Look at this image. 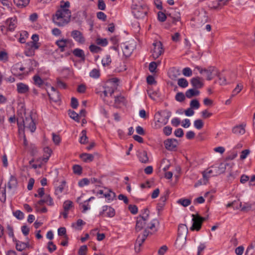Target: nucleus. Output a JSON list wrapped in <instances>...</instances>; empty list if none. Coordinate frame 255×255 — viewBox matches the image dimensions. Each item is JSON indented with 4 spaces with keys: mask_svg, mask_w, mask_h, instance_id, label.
Returning <instances> with one entry per match:
<instances>
[{
    "mask_svg": "<svg viewBox=\"0 0 255 255\" xmlns=\"http://www.w3.org/2000/svg\"><path fill=\"white\" fill-rule=\"evenodd\" d=\"M69 7V1L64 2V4H61L60 8L53 15L52 20L55 24L59 26H63L70 21L71 12L68 9Z\"/></svg>",
    "mask_w": 255,
    "mask_h": 255,
    "instance_id": "f257e3e1",
    "label": "nucleus"
},
{
    "mask_svg": "<svg viewBox=\"0 0 255 255\" xmlns=\"http://www.w3.org/2000/svg\"><path fill=\"white\" fill-rule=\"evenodd\" d=\"M171 116V112L167 110L157 112L155 115L154 128L158 129L167 124Z\"/></svg>",
    "mask_w": 255,
    "mask_h": 255,
    "instance_id": "f03ea898",
    "label": "nucleus"
},
{
    "mask_svg": "<svg viewBox=\"0 0 255 255\" xmlns=\"http://www.w3.org/2000/svg\"><path fill=\"white\" fill-rule=\"evenodd\" d=\"M132 12L136 18H144L148 11L147 5L142 1H139L132 5Z\"/></svg>",
    "mask_w": 255,
    "mask_h": 255,
    "instance_id": "7ed1b4c3",
    "label": "nucleus"
},
{
    "mask_svg": "<svg viewBox=\"0 0 255 255\" xmlns=\"http://www.w3.org/2000/svg\"><path fill=\"white\" fill-rule=\"evenodd\" d=\"M119 82V79L117 78H113L105 85L104 91H103L105 97H107L108 95H112L117 88Z\"/></svg>",
    "mask_w": 255,
    "mask_h": 255,
    "instance_id": "20e7f679",
    "label": "nucleus"
},
{
    "mask_svg": "<svg viewBox=\"0 0 255 255\" xmlns=\"http://www.w3.org/2000/svg\"><path fill=\"white\" fill-rule=\"evenodd\" d=\"M149 211L147 209H145L142 215L138 216L137 218L136 223L135 226V230L137 232L140 231L144 228H146V222L148 219Z\"/></svg>",
    "mask_w": 255,
    "mask_h": 255,
    "instance_id": "39448f33",
    "label": "nucleus"
},
{
    "mask_svg": "<svg viewBox=\"0 0 255 255\" xmlns=\"http://www.w3.org/2000/svg\"><path fill=\"white\" fill-rule=\"evenodd\" d=\"M200 74H202L205 73L206 76V79L207 80H211L214 76L217 75V70L214 66H209L207 68H203L199 66H196L195 67Z\"/></svg>",
    "mask_w": 255,
    "mask_h": 255,
    "instance_id": "423d86ee",
    "label": "nucleus"
},
{
    "mask_svg": "<svg viewBox=\"0 0 255 255\" xmlns=\"http://www.w3.org/2000/svg\"><path fill=\"white\" fill-rule=\"evenodd\" d=\"M164 52L162 43L159 41H155L152 44L151 50V56L154 59L158 58Z\"/></svg>",
    "mask_w": 255,
    "mask_h": 255,
    "instance_id": "0eeeda50",
    "label": "nucleus"
},
{
    "mask_svg": "<svg viewBox=\"0 0 255 255\" xmlns=\"http://www.w3.org/2000/svg\"><path fill=\"white\" fill-rule=\"evenodd\" d=\"M23 127L25 130L34 132L36 129V125L31 115H25L23 119Z\"/></svg>",
    "mask_w": 255,
    "mask_h": 255,
    "instance_id": "6e6552de",
    "label": "nucleus"
},
{
    "mask_svg": "<svg viewBox=\"0 0 255 255\" xmlns=\"http://www.w3.org/2000/svg\"><path fill=\"white\" fill-rule=\"evenodd\" d=\"M193 219V225L191 227L190 229L192 231L196 230L199 231L201 227L202 223L205 220V218L199 216L197 215H192Z\"/></svg>",
    "mask_w": 255,
    "mask_h": 255,
    "instance_id": "1a4fd4ad",
    "label": "nucleus"
},
{
    "mask_svg": "<svg viewBox=\"0 0 255 255\" xmlns=\"http://www.w3.org/2000/svg\"><path fill=\"white\" fill-rule=\"evenodd\" d=\"M194 19L196 21L197 25L201 26L208 21V16L205 11H202Z\"/></svg>",
    "mask_w": 255,
    "mask_h": 255,
    "instance_id": "9d476101",
    "label": "nucleus"
},
{
    "mask_svg": "<svg viewBox=\"0 0 255 255\" xmlns=\"http://www.w3.org/2000/svg\"><path fill=\"white\" fill-rule=\"evenodd\" d=\"M148 235V232L146 230H144L142 235L138 236L135 245V250L136 252L140 251V247L142 246V244L145 241Z\"/></svg>",
    "mask_w": 255,
    "mask_h": 255,
    "instance_id": "9b49d317",
    "label": "nucleus"
},
{
    "mask_svg": "<svg viewBox=\"0 0 255 255\" xmlns=\"http://www.w3.org/2000/svg\"><path fill=\"white\" fill-rule=\"evenodd\" d=\"M71 36L77 42L80 44H84L85 41V39L82 34L80 31L77 30H73L71 33Z\"/></svg>",
    "mask_w": 255,
    "mask_h": 255,
    "instance_id": "f8f14e48",
    "label": "nucleus"
},
{
    "mask_svg": "<svg viewBox=\"0 0 255 255\" xmlns=\"http://www.w3.org/2000/svg\"><path fill=\"white\" fill-rule=\"evenodd\" d=\"M55 43L60 48V51L64 52L65 51V48L67 47L68 44H72L73 42L71 39L62 38L57 40Z\"/></svg>",
    "mask_w": 255,
    "mask_h": 255,
    "instance_id": "ddd939ff",
    "label": "nucleus"
},
{
    "mask_svg": "<svg viewBox=\"0 0 255 255\" xmlns=\"http://www.w3.org/2000/svg\"><path fill=\"white\" fill-rule=\"evenodd\" d=\"M229 165H230L231 167L232 166V165H230V164L229 163H224L215 164L214 165H213V168L215 169V171H216L215 172L216 175H218L225 172L227 166Z\"/></svg>",
    "mask_w": 255,
    "mask_h": 255,
    "instance_id": "4468645a",
    "label": "nucleus"
},
{
    "mask_svg": "<svg viewBox=\"0 0 255 255\" xmlns=\"http://www.w3.org/2000/svg\"><path fill=\"white\" fill-rule=\"evenodd\" d=\"M115 215V210L110 206H104L103 210L100 213V215L104 217H113Z\"/></svg>",
    "mask_w": 255,
    "mask_h": 255,
    "instance_id": "2eb2a0df",
    "label": "nucleus"
},
{
    "mask_svg": "<svg viewBox=\"0 0 255 255\" xmlns=\"http://www.w3.org/2000/svg\"><path fill=\"white\" fill-rule=\"evenodd\" d=\"M165 147L168 150H173L177 145V141L175 139H167L164 141Z\"/></svg>",
    "mask_w": 255,
    "mask_h": 255,
    "instance_id": "dca6fc26",
    "label": "nucleus"
},
{
    "mask_svg": "<svg viewBox=\"0 0 255 255\" xmlns=\"http://www.w3.org/2000/svg\"><path fill=\"white\" fill-rule=\"evenodd\" d=\"M16 90L19 94H25L29 92V88L27 85L19 82L16 84Z\"/></svg>",
    "mask_w": 255,
    "mask_h": 255,
    "instance_id": "f3484780",
    "label": "nucleus"
},
{
    "mask_svg": "<svg viewBox=\"0 0 255 255\" xmlns=\"http://www.w3.org/2000/svg\"><path fill=\"white\" fill-rule=\"evenodd\" d=\"M25 68L22 66L21 63H18L14 65L11 68V72L14 75L18 76L21 75Z\"/></svg>",
    "mask_w": 255,
    "mask_h": 255,
    "instance_id": "a211bd4d",
    "label": "nucleus"
},
{
    "mask_svg": "<svg viewBox=\"0 0 255 255\" xmlns=\"http://www.w3.org/2000/svg\"><path fill=\"white\" fill-rule=\"evenodd\" d=\"M123 54L126 57H128L130 56L133 51V47L130 44L127 43L123 44L122 46Z\"/></svg>",
    "mask_w": 255,
    "mask_h": 255,
    "instance_id": "6ab92c4d",
    "label": "nucleus"
},
{
    "mask_svg": "<svg viewBox=\"0 0 255 255\" xmlns=\"http://www.w3.org/2000/svg\"><path fill=\"white\" fill-rule=\"evenodd\" d=\"M216 171H215L213 166H211L210 168L203 172L202 174L204 179L208 180L210 177L216 176L215 174Z\"/></svg>",
    "mask_w": 255,
    "mask_h": 255,
    "instance_id": "aec40b11",
    "label": "nucleus"
},
{
    "mask_svg": "<svg viewBox=\"0 0 255 255\" xmlns=\"http://www.w3.org/2000/svg\"><path fill=\"white\" fill-rule=\"evenodd\" d=\"M6 25L7 26V29L10 31L14 30L16 26V18L15 17L8 18L6 21Z\"/></svg>",
    "mask_w": 255,
    "mask_h": 255,
    "instance_id": "412c9836",
    "label": "nucleus"
},
{
    "mask_svg": "<svg viewBox=\"0 0 255 255\" xmlns=\"http://www.w3.org/2000/svg\"><path fill=\"white\" fill-rule=\"evenodd\" d=\"M186 241V237L178 236L175 246L178 250H181L185 246Z\"/></svg>",
    "mask_w": 255,
    "mask_h": 255,
    "instance_id": "4be33fe9",
    "label": "nucleus"
},
{
    "mask_svg": "<svg viewBox=\"0 0 255 255\" xmlns=\"http://www.w3.org/2000/svg\"><path fill=\"white\" fill-rule=\"evenodd\" d=\"M191 83L193 87L196 89L201 88L203 86V83L201 81V78L199 77L193 78L191 80Z\"/></svg>",
    "mask_w": 255,
    "mask_h": 255,
    "instance_id": "5701e85b",
    "label": "nucleus"
},
{
    "mask_svg": "<svg viewBox=\"0 0 255 255\" xmlns=\"http://www.w3.org/2000/svg\"><path fill=\"white\" fill-rule=\"evenodd\" d=\"M245 125H241L235 126L232 129V132L237 135L244 134L245 132Z\"/></svg>",
    "mask_w": 255,
    "mask_h": 255,
    "instance_id": "b1692460",
    "label": "nucleus"
},
{
    "mask_svg": "<svg viewBox=\"0 0 255 255\" xmlns=\"http://www.w3.org/2000/svg\"><path fill=\"white\" fill-rule=\"evenodd\" d=\"M240 207L241 208L242 211H249L252 209H255V203H245L242 204L241 202L239 204Z\"/></svg>",
    "mask_w": 255,
    "mask_h": 255,
    "instance_id": "393cba45",
    "label": "nucleus"
},
{
    "mask_svg": "<svg viewBox=\"0 0 255 255\" xmlns=\"http://www.w3.org/2000/svg\"><path fill=\"white\" fill-rule=\"evenodd\" d=\"M138 159L140 162L146 163L148 162V157L146 151L145 150H141L138 152L137 154Z\"/></svg>",
    "mask_w": 255,
    "mask_h": 255,
    "instance_id": "a878e982",
    "label": "nucleus"
},
{
    "mask_svg": "<svg viewBox=\"0 0 255 255\" xmlns=\"http://www.w3.org/2000/svg\"><path fill=\"white\" fill-rule=\"evenodd\" d=\"M178 236L186 237L188 233V228L186 225L180 224L178 226Z\"/></svg>",
    "mask_w": 255,
    "mask_h": 255,
    "instance_id": "bb28decb",
    "label": "nucleus"
},
{
    "mask_svg": "<svg viewBox=\"0 0 255 255\" xmlns=\"http://www.w3.org/2000/svg\"><path fill=\"white\" fill-rule=\"evenodd\" d=\"M73 54L77 57L81 58L84 60L85 59V55L83 50L79 48H76L73 50Z\"/></svg>",
    "mask_w": 255,
    "mask_h": 255,
    "instance_id": "cd10ccee",
    "label": "nucleus"
},
{
    "mask_svg": "<svg viewBox=\"0 0 255 255\" xmlns=\"http://www.w3.org/2000/svg\"><path fill=\"white\" fill-rule=\"evenodd\" d=\"M200 93L199 91L195 89H190L188 90L185 93V96L188 98H191L194 96L199 95Z\"/></svg>",
    "mask_w": 255,
    "mask_h": 255,
    "instance_id": "c85d7f7f",
    "label": "nucleus"
},
{
    "mask_svg": "<svg viewBox=\"0 0 255 255\" xmlns=\"http://www.w3.org/2000/svg\"><path fill=\"white\" fill-rule=\"evenodd\" d=\"M112 63V58L110 54H106L102 60V64L104 67H109Z\"/></svg>",
    "mask_w": 255,
    "mask_h": 255,
    "instance_id": "c756f323",
    "label": "nucleus"
},
{
    "mask_svg": "<svg viewBox=\"0 0 255 255\" xmlns=\"http://www.w3.org/2000/svg\"><path fill=\"white\" fill-rule=\"evenodd\" d=\"M48 96L50 100L54 102H58L60 101V94L58 92H54L53 93H49Z\"/></svg>",
    "mask_w": 255,
    "mask_h": 255,
    "instance_id": "7c9ffc66",
    "label": "nucleus"
},
{
    "mask_svg": "<svg viewBox=\"0 0 255 255\" xmlns=\"http://www.w3.org/2000/svg\"><path fill=\"white\" fill-rule=\"evenodd\" d=\"M13 2L17 6L22 8L28 4L29 0H13Z\"/></svg>",
    "mask_w": 255,
    "mask_h": 255,
    "instance_id": "2f4dec72",
    "label": "nucleus"
},
{
    "mask_svg": "<svg viewBox=\"0 0 255 255\" xmlns=\"http://www.w3.org/2000/svg\"><path fill=\"white\" fill-rule=\"evenodd\" d=\"M28 243H23L19 241L16 242V249L18 251H22L26 248H28Z\"/></svg>",
    "mask_w": 255,
    "mask_h": 255,
    "instance_id": "473e14b6",
    "label": "nucleus"
},
{
    "mask_svg": "<svg viewBox=\"0 0 255 255\" xmlns=\"http://www.w3.org/2000/svg\"><path fill=\"white\" fill-rule=\"evenodd\" d=\"M80 158L85 162H90L93 160L94 156L90 153H82L80 155Z\"/></svg>",
    "mask_w": 255,
    "mask_h": 255,
    "instance_id": "72a5a7b5",
    "label": "nucleus"
},
{
    "mask_svg": "<svg viewBox=\"0 0 255 255\" xmlns=\"http://www.w3.org/2000/svg\"><path fill=\"white\" fill-rule=\"evenodd\" d=\"M104 197L109 201L113 200L116 197V194L110 190L106 189L104 193Z\"/></svg>",
    "mask_w": 255,
    "mask_h": 255,
    "instance_id": "f704fd0d",
    "label": "nucleus"
},
{
    "mask_svg": "<svg viewBox=\"0 0 255 255\" xmlns=\"http://www.w3.org/2000/svg\"><path fill=\"white\" fill-rule=\"evenodd\" d=\"M85 224V223L81 219H78L76 223H73L72 227L77 230H81V226Z\"/></svg>",
    "mask_w": 255,
    "mask_h": 255,
    "instance_id": "c9c22d12",
    "label": "nucleus"
},
{
    "mask_svg": "<svg viewBox=\"0 0 255 255\" xmlns=\"http://www.w3.org/2000/svg\"><path fill=\"white\" fill-rule=\"evenodd\" d=\"M88 137L86 135V131L83 130L81 133L79 142L81 144H86L88 142Z\"/></svg>",
    "mask_w": 255,
    "mask_h": 255,
    "instance_id": "e433bc0d",
    "label": "nucleus"
},
{
    "mask_svg": "<svg viewBox=\"0 0 255 255\" xmlns=\"http://www.w3.org/2000/svg\"><path fill=\"white\" fill-rule=\"evenodd\" d=\"M73 206V202L70 200L65 201L63 205V208L65 211H69L71 208Z\"/></svg>",
    "mask_w": 255,
    "mask_h": 255,
    "instance_id": "4c0bfd02",
    "label": "nucleus"
},
{
    "mask_svg": "<svg viewBox=\"0 0 255 255\" xmlns=\"http://www.w3.org/2000/svg\"><path fill=\"white\" fill-rule=\"evenodd\" d=\"M177 203L180 205H181L183 207H187L190 205L191 201L188 199L181 198L177 200Z\"/></svg>",
    "mask_w": 255,
    "mask_h": 255,
    "instance_id": "58836bf2",
    "label": "nucleus"
},
{
    "mask_svg": "<svg viewBox=\"0 0 255 255\" xmlns=\"http://www.w3.org/2000/svg\"><path fill=\"white\" fill-rule=\"evenodd\" d=\"M96 43L98 45L105 47L108 45V41L106 38H101L98 37L96 39Z\"/></svg>",
    "mask_w": 255,
    "mask_h": 255,
    "instance_id": "ea45409f",
    "label": "nucleus"
},
{
    "mask_svg": "<svg viewBox=\"0 0 255 255\" xmlns=\"http://www.w3.org/2000/svg\"><path fill=\"white\" fill-rule=\"evenodd\" d=\"M68 114L71 118L75 121L79 122L80 121V116L77 114L75 111L69 110Z\"/></svg>",
    "mask_w": 255,
    "mask_h": 255,
    "instance_id": "a19ab883",
    "label": "nucleus"
},
{
    "mask_svg": "<svg viewBox=\"0 0 255 255\" xmlns=\"http://www.w3.org/2000/svg\"><path fill=\"white\" fill-rule=\"evenodd\" d=\"M33 79L34 84L38 86V87H40L43 84V81L38 75H35L33 77Z\"/></svg>",
    "mask_w": 255,
    "mask_h": 255,
    "instance_id": "79ce46f5",
    "label": "nucleus"
},
{
    "mask_svg": "<svg viewBox=\"0 0 255 255\" xmlns=\"http://www.w3.org/2000/svg\"><path fill=\"white\" fill-rule=\"evenodd\" d=\"M178 85L182 88H186L188 85V82L186 79L184 78H180L178 80Z\"/></svg>",
    "mask_w": 255,
    "mask_h": 255,
    "instance_id": "37998d69",
    "label": "nucleus"
},
{
    "mask_svg": "<svg viewBox=\"0 0 255 255\" xmlns=\"http://www.w3.org/2000/svg\"><path fill=\"white\" fill-rule=\"evenodd\" d=\"M243 85L241 84H238L236 87L233 90L232 94L231 95V97H233L236 95H237L239 93L241 92V91L243 89Z\"/></svg>",
    "mask_w": 255,
    "mask_h": 255,
    "instance_id": "c03bdc74",
    "label": "nucleus"
},
{
    "mask_svg": "<svg viewBox=\"0 0 255 255\" xmlns=\"http://www.w3.org/2000/svg\"><path fill=\"white\" fill-rule=\"evenodd\" d=\"M17 181L14 177H11L7 183V187L9 189H12L16 186Z\"/></svg>",
    "mask_w": 255,
    "mask_h": 255,
    "instance_id": "a18cd8bd",
    "label": "nucleus"
},
{
    "mask_svg": "<svg viewBox=\"0 0 255 255\" xmlns=\"http://www.w3.org/2000/svg\"><path fill=\"white\" fill-rule=\"evenodd\" d=\"M0 200L2 202H4L6 200L5 187L0 188Z\"/></svg>",
    "mask_w": 255,
    "mask_h": 255,
    "instance_id": "49530a36",
    "label": "nucleus"
},
{
    "mask_svg": "<svg viewBox=\"0 0 255 255\" xmlns=\"http://www.w3.org/2000/svg\"><path fill=\"white\" fill-rule=\"evenodd\" d=\"M166 197L165 196L160 197V201L161 202L159 203L157 206V209L159 211L162 210L163 207L164 205V202L166 201Z\"/></svg>",
    "mask_w": 255,
    "mask_h": 255,
    "instance_id": "de8ad7c7",
    "label": "nucleus"
},
{
    "mask_svg": "<svg viewBox=\"0 0 255 255\" xmlns=\"http://www.w3.org/2000/svg\"><path fill=\"white\" fill-rule=\"evenodd\" d=\"M155 220H153L151 223L147 225L146 228L145 229V230H146L147 232H148L147 230L148 229H150L153 232L156 231L157 230L155 228Z\"/></svg>",
    "mask_w": 255,
    "mask_h": 255,
    "instance_id": "09e8293b",
    "label": "nucleus"
},
{
    "mask_svg": "<svg viewBox=\"0 0 255 255\" xmlns=\"http://www.w3.org/2000/svg\"><path fill=\"white\" fill-rule=\"evenodd\" d=\"M89 49L91 52L99 53L102 51V48L96 45L91 44L89 46Z\"/></svg>",
    "mask_w": 255,
    "mask_h": 255,
    "instance_id": "8fccbe9b",
    "label": "nucleus"
},
{
    "mask_svg": "<svg viewBox=\"0 0 255 255\" xmlns=\"http://www.w3.org/2000/svg\"><path fill=\"white\" fill-rule=\"evenodd\" d=\"M229 0H218L217 5L213 6V8L214 9H217L219 7H221L227 4Z\"/></svg>",
    "mask_w": 255,
    "mask_h": 255,
    "instance_id": "3c124183",
    "label": "nucleus"
},
{
    "mask_svg": "<svg viewBox=\"0 0 255 255\" xmlns=\"http://www.w3.org/2000/svg\"><path fill=\"white\" fill-rule=\"evenodd\" d=\"M160 64V62L157 63L155 62H151L149 65V70L150 72L153 73L155 72V70L157 67V65Z\"/></svg>",
    "mask_w": 255,
    "mask_h": 255,
    "instance_id": "603ef678",
    "label": "nucleus"
},
{
    "mask_svg": "<svg viewBox=\"0 0 255 255\" xmlns=\"http://www.w3.org/2000/svg\"><path fill=\"white\" fill-rule=\"evenodd\" d=\"M194 126L197 129H200L203 128L204 123L201 120L199 119L194 121Z\"/></svg>",
    "mask_w": 255,
    "mask_h": 255,
    "instance_id": "864d4df0",
    "label": "nucleus"
},
{
    "mask_svg": "<svg viewBox=\"0 0 255 255\" xmlns=\"http://www.w3.org/2000/svg\"><path fill=\"white\" fill-rule=\"evenodd\" d=\"M216 75L218 77L219 79V84L221 85H224L227 84V80L225 76L219 74L218 72H217V75Z\"/></svg>",
    "mask_w": 255,
    "mask_h": 255,
    "instance_id": "5fc2aeb1",
    "label": "nucleus"
},
{
    "mask_svg": "<svg viewBox=\"0 0 255 255\" xmlns=\"http://www.w3.org/2000/svg\"><path fill=\"white\" fill-rule=\"evenodd\" d=\"M7 53L4 51H0V61L5 62L8 61Z\"/></svg>",
    "mask_w": 255,
    "mask_h": 255,
    "instance_id": "6e6d98bb",
    "label": "nucleus"
},
{
    "mask_svg": "<svg viewBox=\"0 0 255 255\" xmlns=\"http://www.w3.org/2000/svg\"><path fill=\"white\" fill-rule=\"evenodd\" d=\"M190 106L192 109H198L200 107V103L198 100L194 99L190 102Z\"/></svg>",
    "mask_w": 255,
    "mask_h": 255,
    "instance_id": "4d7b16f0",
    "label": "nucleus"
},
{
    "mask_svg": "<svg viewBox=\"0 0 255 255\" xmlns=\"http://www.w3.org/2000/svg\"><path fill=\"white\" fill-rule=\"evenodd\" d=\"M251 151L250 149H245L242 151L240 155V159L241 160H244L245 159L247 156L249 155Z\"/></svg>",
    "mask_w": 255,
    "mask_h": 255,
    "instance_id": "13d9d810",
    "label": "nucleus"
},
{
    "mask_svg": "<svg viewBox=\"0 0 255 255\" xmlns=\"http://www.w3.org/2000/svg\"><path fill=\"white\" fill-rule=\"evenodd\" d=\"M45 201V203L49 206H53L54 204L52 198L49 195H45L44 197Z\"/></svg>",
    "mask_w": 255,
    "mask_h": 255,
    "instance_id": "bf43d9fd",
    "label": "nucleus"
},
{
    "mask_svg": "<svg viewBox=\"0 0 255 255\" xmlns=\"http://www.w3.org/2000/svg\"><path fill=\"white\" fill-rule=\"evenodd\" d=\"M90 183V180L87 178H83L80 180L78 182V185L80 187H84L85 185H88Z\"/></svg>",
    "mask_w": 255,
    "mask_h": 255,
    "instance_id": "052dcab7",
    "label": "nucleus"
},
{
    "mask_svg": "<svg viewBox=\"0 0 255 255\" xmlns=\"http://www.w3.org/2000/svg\"><path fill=\"white\" fill-rule=\"evenodd\" d=\"M90 77L94 78H97L100 76V71L98 69H94L90 73Z\"/></svg>",
    "mask_w": 255,
    "mask_h": 255,
    "instance_id": "680f3d73",
    "label": "nucleus"
},
{
    "mask_svg": "<svg viewBox=\"0 0 255 255\" xmlns=\"http://www.w3.org/2000/svg\"><path fill=\"white\" fill-rule=\"evenodd\" d=\"M125 101V98L121 96H117L115 97V103L116 104L120 105L122 103H124Z\"/></svg>",
    "mask_w": 255,
    "mask_h": 255,
    "instance_id": "e2e57ef3",
    "label": "nucleus"
},
{
    "mask_svg": "<svg viewBox=\"0 0 255 255\" xmlns=\"http://www.w3.org/2000/svg\"><path fill=\"white\" fill-rule=\"evenodd\" d=\"M88 248L86 245L82 246L79 251H78V255H87Z\"/></svg>",
    "mask_w": 255,
    "mask_h": 255,
    "instance_id": "0e129e2a",
    "label": "nucleus"
},
{
    "mask_svg": "<svg viewBox=\"0 0 255 255\" xmlns=\"http://www.w3.org/2000/svg\"><path fill=\"white\" fill-rule=\"evenodd\" d=\"M28 46L30 47L31 49L34 51L35 50H36L39 48L40 46V44L38 42H30L29 43L27 44Z\"/></svg>",
    "mask_w": 255,
    "mask_h": 255,
    "instance_id": "69168bd1",
    "label": "nucleus"
},
{
    "mask_svg": "<svg viewBox=\"0 0 255 255\" xmlns=\"http://www.w3.org/2000/svg\"><path fill=\"white\" fill-rule=\"evenodd\" d=\"M13 215L17 219L22 220L24 218V214L20 210H16L13 213Z\"/></svg>",
    "mask_w": 255,
    "mask_h": 255,
    "instance_id": "338daca9",
    "label": "nucleus"
},
{
    "mask_svg": "<svg viewBox=\"0 0 255 255\" xmlns=\"http://www.w3.org/2000/svg\"><path fill=\"white\" fill-rule=\"evenodd\" d=\"M183 74L187 77H190L192 75V71L189 67H186L182 70Z\"/></svg>",
    "mask_w": 255,
    "mask_h": 255,
    "instance_id": "774afa93",
    "label": "nucleus"
}]
</instances>
